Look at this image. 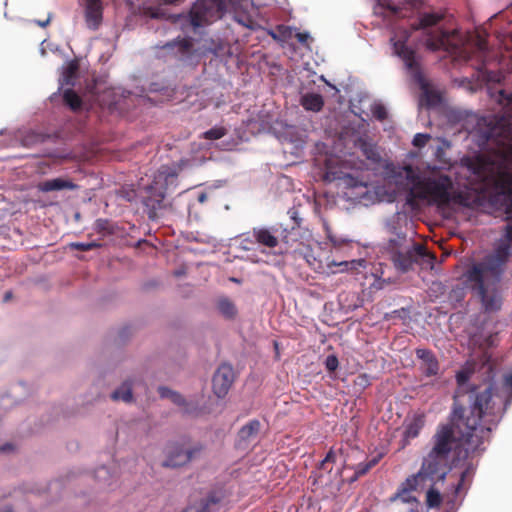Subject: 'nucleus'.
<instances>
[{"label":"nucleus","instance_id":"obj_31","mask_svg":"<svg viewBox=\"0 0 512 512\" xmlns=\"http://www.w3.org/2000/svg\"><path fill=\"white\" fill-rule=\"evenodd\" d=\"M442 503V497L440 492L431 487L426 494V504L430 508H436L439 507Z\"/></svg>","mask_w":512,"mask_h":512},{"label":"nucleus","instance_id":"obj_42","mask_svg":"<svg viewBox=\"0 0 512 512\" xmlns=\"http://www.w3.org/2000/svg\"><path fill=\"white\" fill-rule=\"evenodd\" d=\"M326 234H327V238L330 240V242L335 247H340L345 242L343 239H340V238H337L336 236H334L330 232V229L328 227H326Z\"/></svg>","mask_w":512,"mask_h":512},{"label":"nucleus","instance_id":"obj_47","mask_svg":"<svg viewBox=\"0 0 512 512\" xmlns=\"http://www.w3.org/2000/svg\"><path fill=\"white\" fill-rule=\"evenodd\" d=\"M207 199H208V194L205 193V192L199 193V195L197 197V200H198L199 203H204V202L207 201Z\"/></svg>","mask_w":512,"mask_h":512},{"label":"nucleus","instance_id":"obj_59","mask_svg":"<svg viewBox=\"0 0 512 512\" xmlns=\"http://www.w3.org/2000/svg\"><path fill=\"white\" fill-rule=\"evenodd\" d=\"M405 1H406V2H408V3H411V2H412V0H405Z\"/></svg>","mask_w":512,"mask_h":512},{"label":"nucleus","instance_id":"obj_17","mask_svg":"<svg viewBox=\"0 0 512 512\" xmlns=\"http://www.w3.org/2000/svg\"><path fill=\"white\" fill-rule=\"evenodd\" d=\"M425 425V415L423 413L414 414L413 417L408 420L405 424V430L403 433V444L402 447H405L409 444L411 439L416 438L422 428Z\"/></svg>","mask_w":512,"mask_h":512},{"label":"nucleus","instance_id":"obj_43","mask_svg":"<svg viewBox=\"0 0 512 512\" xmlns=\"http://www.w3.org/2000/svg\"><path fill=\"white\" fill-rule=\"evenodd\" d=\"M469 377H470V373L468 371H464V370L459 371L456 374V379L460 386L463 385L464 383H466L469 380Z\"/></svg>","mask_w":512,"mask_h":512},{"label":"nucleus","instance_id":"obj_18","mask_svg":"<svg viewBox=\"0 0 512 512\" xmlns=\"http://www.w3.org/2000/svg\"><path fill=\"white\" fill-rule=\"evenodd\" d=\"M394 53L399 56L410 71H416L419 68L415 59V51L406 45L405 41H395L393 43Z\"/></svg>","mask_w":512,"mask_h":512},{"label":"nucleus","instance_id":"obj_45","mask_svg":"<svg viewBox=\"0 0 512 512\" xmlns=\"http://www.w3.org/2000/svg\"><path fill=\"white\" fill-rule=\"evenodd\" d=\"M296 39L299 43L306 44L309 39V35L307 33H297Z\"/></svg>","mask_w":512,"mask_h":512},{"label":"nucleus","instance_id":"obj_41","mask_svg":"<svg viewBox=\"0 0 512 512\" xmlns=\"http://www.w3.org/2000/svg\"><path fill=\"white\" fill-rule=\"evenodd\" d=\"M380 5L383 8L389 10L394 15H397L400 12V10H401L400 7L392 4L389 0L383 1L382 3H380Z\"/></svg>","mask_w":512,"mask_h":512},{"label":"nucleus","instance_id":"obj_48","mask_svg":"<svg viewBox=\"0 0 512 512\" xmlns=\"http://www.w3.org/2000/svg\"><path fill=\"white\" fill-rule=\"evenodd\" d=\"M501 99L506 100L507 102L512 101V94L507 95L503 90L499 92Z\"/></svg>","mask_w":512,"mask_h":512},{"label":"nucleus","instance_id":"obj_7","mask_svg":"<svg viewBox=\"0 0 512 512\" xmlns=\"http://www.w3.org/2000/svg\"><path fill=\"white\" fill-rule=\"evenodd\" d=\"M225 5L222 0H197L189 16L194 28L202 27L222 17Z\"/></svg>","mask_w":512,"mask_h":512},{"label":"nucleus","instance_id":"obj_14","mask_svg":"<svg viewBox=\"0 0 512 512\" xmlns=\"http://www.w3.org/2000/svg\"><path fill=\"white\" fill-rule=\"evenodd\" d=\"M221 501L222 497L218 493L210 492L206 497L187 506L183 512H216Z\"/></svg>","mask_w":512,"mask_h":512},{"label":"nucleus","instance_id":"obj_30","mask_svg":"<svg viewBox=\"0 0 512 512\" xmlns=\"http://www.w3.org/2000/svg\"><path fill=\"white\" fill-rule=\"evenodd\" d=\"M78 68L79 66L76 61L69 62L63 71V83L72 84L73 79L76 77Z\"/></svg>","mask_w":512,"mask_h":512},{"label":"nucleus","instance_id":"obj_39","mask_svg":"<svg viewBox=\"0 0 512 512\" xmlns=\"http://www.w3.org/2000/svg\"><path fill=\"white\" fill-rule=\"evenodd\" d=\"M423 97L428 106L435 105L439 100L438 96L434 92L429 90L424 91Z\"/></svg>","mask_w":512,"mask_h":512},{"label":"nucleus","instance_id":"obj_22","mask_svg":"<svg viewBox=\"0 0 512 512\" xmlns=\"http://www.w3.org/2000/svg\"><path fill=\"white\" fill-rule=\"evenodd\" d=\"M260 430V422L258 420H251L244 425L238 432L239 446L250 442L254 439Z\"/></svg>","mask_w":512,"mask_h":512},{"label":"nucleus","instance_id":"obj_12","mask_svg":"<svg viewBox=\"0 0 512 512\" xmlns=\"http://www.w3.org/2000/svg\"><path fill=\"white\" fill-rule=\"evenodd\" d=\"M213 392L218 398L227 395L234 382V370L230 364L223 363L213 376Z\"/></svg>","mask_w":512,"mask_h":512},{"label":"nucleus","instance_id":"obj_1","mask_svg":"<svg viewBox=\"0 0 512 512\" xmlns=\"http://www.w3.org/2000/svg\"><path fill=\"white\" fill-rule=\"evenodd\" d=\"M469 407L455 399L451 424L438 427L433 436L431 452L449 458L453 445L458 441L467 455L484 451L482 445L489 437L492 426L502 417L504 408L496 406L491 385L480 390L476 387L467 392Z\"/></svg>","mask_w":512,"mask_h":512},{"label":"nucleus","instance_id":"obj_50","mask_svg":"<svg viewBox=\"0 0 512 512\" xmlns=\"http://www.w3.org/2000/svg\"><path fill=\"white\" fill-rule=\"evenodd\" d=\"M51 21V17L49 16L45 21H36V23L40 26V27H46L49 25Z\"/></svg>","mask_w":512,"mask_h":512},{"label":"nucleus","instance_id":"obj_20","mask_svg":"<svg viewBox=\"0 0 512 512\" xmlns=\"http://www.w3.org/2000/svg\"><path fill=\"white\" fill-rule=\"evenodd\" d=\"M193 46V40L191 38H178L167 42L163 48L171 50L177 48V54L180 58H189L193 53Z\"/></svg>","mask_w":512,"mask_h":512},{"label":"nucleus","instance_id":"obj_13","mask_svg":"<svg viewBox=\"0 0 512 512\" xmlns=\"http://www.w3.org/2000/svg\"><path fill=\"white\" fill-rule=\"evenodd\" d=\"M284 231H280L278 227H255L252 230V237L255 242L261 246L268 248H275L279 243V237L282 236V241L287 243V236L283 235Z\"/></svg>","mask_w":512,"mask_h":512},{"label":"nucleus","instance_id":"obj_34","mask_svg":"<svg viewBox=\"0 0 512 512\" xmlns=\"http://www.w3.org/2000/svg\"><path fill=\"white\" fill-rule=\"evenodd\" d=\"M396 500H401L404 503L410 504L411 508H418L419 505L417 498L412 496L410 493L404 494L403 496H398V490L393 496L390 497L391 502H394Z\"/></svg>","mask_w":512,"mask_h":512},{"label":"nucleus","instance_id":"obj_21","mask_svg":"<svg viewBox=\"0 0 512 512\" xmlns=\"http://www.w3.org/2000/svg\"><path fill=\"white\" fill-rule=\"evenodd\" d=\"M77 188V185L72 181L63 178H54L50 180H46L39 184V190L42 192H50V191H59V190H74Z\"/></svg>","mask_w":512,"mask_h":512},{"label":"nucleus","instance_id":"obj_27","mask_svg":"<svg viewBox=\"0 0 512 512\" xmlns=\"http://www.w3.org/2000/svg\"><path fill=\"white\" fill-rule=\"evenodd\" d=\"M63 101L72 111H78L82 107V99L73 89L64 91Z\"/></svg>","mask_w":512,"mask_h":512},{"label":"nucleus","instance_id":"obj_28","mask_svg":"<svg viewBox=\"0 0 512 512\" xmlns=\"http://www.w3.org/2000/svg\"><path fill=\"white\" fill-rule=\"evenodd\" d=\"M111 398L113 400H122L124 402H131L132 395V385L129 381H125L118 389H116L112 394Z\"/></svg>","mask_w":512,"mask_h":512},{"label":"nucleus","instance_id":"obj_46","mask_svg":"<svg viewBox=\"0 0 512 512\" xmlns=\"http://www.w3.org/2000/svg\"><path fill=\"white\" fill-rule=\"evenodd\" d=\"M504 385L512 390V372L510 374L505 375Z\"/></svg>","mask_w":512,"mask_h":512},{"label":"nucleus","instance_id":"obj_49","mask_svg":"<svg viewBox=\"0 0 512 512\" xmlns=\"http://www.w3.org/2000/svg\"><path fill=\"white\" fill-rule=\"evenodd\" d=\"M486 48H487V47H486V43H485V41H484V40H479V41H478V49H479V51H481V52H485V51H486Z\"/></svg>","mask_w":512,"mask_h":512},{"label":"nucleus","instance_id":"obj_26","mask_svg":"<svg viewBox=\"0 0 512 512\" xmlns=\"http://www.w3.org/2000/svg\"><path fill=\"white\" fill-rule=\"evenodd\" d=\"M420 482H425L422 480V476H418V473L409 476L398 488V496H403L404 494L411 493L415 491Z\"/></svg>","mask_w":512,"mask_h":512},{"label":"nucleus","instance_id":"obj_29","mask_svg":"<svg viewBox=\"0 0 512 512\" xmlns=\"http://www.w3.org/2000/svg\"><path fill=\"white\" fill-rule=\"evenodd\" d=\"M377 463H378V458L377 457H374L373 459H371V460H369L367 462L359 463L355 467V473H354V477L352 478V480L354 481V480L358 479L359 477L364 476Z\"/></svg>","mask_w":512,"mask_h":512},{"label":"nucleus","instance_id":"obj_35","mask_svg":"<svg viewBox=\"0 0 512 512\" xmlns=\"http://www.w3.org/2000/svg\"><path fill=\"white\" fill-rule=\"evenodd\" d=\"M472 475V470L470 469V467H467L460 475V479H459V482L457 483L456 487H455V493L456 494H459L461 493L463 487H464V484H465V481L467 478L471 477Z\"/></svg>","mask_w":512,"mask_h":512},{"label":"nucleus","instance_id":"obj_11","mask_svg":"<svg viewBox=\"0 0 512 512\" xmlns=\"http://www.w3.org/2000/svg\"><path fill=\"white\" fill-rule=\"evenodd\" d=\"M427 256L423 245L414 243L405 251H398L393 255V263L397 269L407 272L415 263Z\"/></svg>","mask_w":512,"mask_h":512},{"label":"nucleus","instance_id":"obj_36","mask_svg":"<svg viewBox=\"0 0 512 512\" xmlns=\"http://www.w3.org/2000/svg\"><path fill=\"white\" fill-rule=\"evenodd\" d=\"M430 139V135L417 133L413 138V145L418 148L424 147Z\"/></svg>","mask_w":512,"mask_h":512},{"label":"nucleus","instance_id":"obj_23","mask_svg":"<svg viewBox=\"0 0 512 512\" xmlns=\"http://www.w3.org/2000/svg\"><path fill=\"white\" fill-rule=\"evenodd\" d=\"M355 147L360 149L362 154L373 163H379L381 161V156L378 153L376 146L366 139L359 137L355 141Z\"/></svg>","mask_w":512,"mask_h":512},{"label":"nucleus","instance_id":"obj_54","mask_svg":"<svg viewBox=\"0 0 512 512\" xmlns=\"http://www.w3.org/2000/svg\"><path fill=\"white\" fill-rule=\"evenodd\" d=\"M408 512H419L418 508H410Z\"/></svg>","mask_w":512,"mask_h":512},{"label":"nucleus","instance_id":"obj_4","mask_svg":"<svg viewBox=\"0 0 512 512\" xmlns=\"http://www.w3.org/2000/svg\"><path fill=\"white\" fill-rule=\"evenodd\" d=\"M444 17V13L440 12L420 13L418 21L412 23L410 28L412 31H424L425 46L428 50L433 52L444 50L452 53L458 49V45L453 42V39L458 36L457 30L448 31L445 29H429L436 26L444 19Z\"/></svg>","mask_w":512,"mask_h":512},{"label":"nucleus","instance_id":"obj_5","mask_svg":"<svg viewBox=\"0 0 512 512\" xmlns=\"http://www.w3.org/2000/svg\"><path fill=\"white\" fill-rule=\"evenodd\" d=\"M452 187V179L446 174H441L435 178L417 179L408 193L407 203L413 206L415 200L418 199L426 200L437 206L448 205L451 201L450 190Z\"/></svg>","mask_w":512,"mask_h":512},{"label":"nucleus","instance_id":"obj_51","mask_svg":"<svg viewBox=\"0 0 512 512\" xmlns=\"http://www.w3.org/2000/svg\"><path fill=\"white\" fill-rule=\"evenodd\" d=\"M353 263H354V261H352V262L343 261V262L338 263V264H337V266H341V267H343V268L341 269V270L343 271V270L347 269V267L349 266V264H353ZM333 264H334V265H336V263H333Z\"/></svg>","mask_w":512,"mask_h":512},{"label":"nucleus","instance_id":"obj_38","mask_svg":"<svg viewBox=\"0 0 512 512\" xmlns=\"http://www.w3.org/2000/svg\"><path fill=\"white\" fill-rule=\"evenodd\" d=\"M372 113L373 116L380 121H383L387 118V110L383 105H376L373 108Z\"/></svg>","mask_w":512,"mask_h":512},{"label":"nucleus","instance_id":"obj_24","mask_svg":"<svg viewBox=\"0 0 512 512\" xmlns=\"http://www.w3.org/2000/svg\"><path fill=\"white\" fill-rule=\"evenodd\" d=\"M300 103L307 111L319 112L324 106V99L318 93H306L301 97Z\"/></svg>","mask_w":512,"mask_h":512},{"label":"nucleus","instance_id":"obj_40","mask_svg":"<svg viewBox=\"0 0 512 512\" xmlns=\"http://www.w3.org/2000/svg\"><path fill=\"white\" fill-rule=\"evenodd\" d=\"M336 459V454L333 450H330L326 457L321 461L320 468L324 469L330 463H334Z\"/></svg>","mask_w":512,"mask_h":512},{"label":"nucleus","instance_id":"obj_10","mask_svg":"<svg viewBox=\"0 0 512 512\" xmlns=\"http://www.w3.org/2000/svg\"><path fill=\"white\" fill-rule=\"evenodd\" d=\"M201 449V446L185 448L180 444H170L166 448V459L162 465L170 468L181 467L195 458Z\"/></svg>","mask_w":512,"mask_h":512},{"label":"nucleus","instance_id":"obj_25","mask_svg":"<svg viewBox=\"0 0 512 512\" xmlns=\"http://www.w3.org/2000/svg\"><path fill=\"white\" fill-rule=\"evenodd\" d=\"M216 306L219 313L226 319H234L238 313L236 305L228 297H220Z\"/></svg>","mask_w":512,"mask_h":512},{"label":"nucleus","instance_id":"obj_55","mask_svg":"<svg viewBox=\"0 0 512 512\" xmlns=\"http://www.w3.org/2000/svg\"><path fill=\"white\" fill-rule=\"evenodd\" d=\"M10 297H11V293L10 292L6 293L5 300L10 299Z\"/></svg>","mask_w":512,"mask_h":512},{"label":"nucleus","instance_id":"obj_52","mask_svg":"<svg viewBox=\"0 0 512 512\" xmlns=\"http://www.w3.org/2000/svg\"><path fill=\"white\" fill-rule=\"evenodd\" d=\"M10 448H11V445L7 444V445H4V446L0 447V451L4 452V451L9 450Z\"/></svg>","mask_w":512,"mask_h":512},{"label":"nucleus","instance_id":"obj_32","mask_svg":"<svg viewBox=\"0 0 512 512\" xmlns=\"http://www.w3.org/2000/svg\"><path fill=\"white\" fill-rule=\"evenodd\" d=\"M227 133V129L222 126H215L207 131H205L202 135V138L207 140H218L225 136Z\"/></svg>","mask_w":512,"mask_h":512},{"label":"nucleus","instance_id":"obj_8","mask_svg":"<svg viewBox=\"0 0 512 512\" xmlns=\"http://www.w3.org/2000/svg\"><path fill=\"white\" fill-rule=\"evenodd\" d=\"M512 254V224L506 225L502 230V236L498 241L494 252L487 256L482 263L489 266V269L496 274L504 272L506 263Z\"/></svg>","mask_w":512,"mask_h":512},{"label":"nucleus","instance_id":"obj_6","mask_svg":"<svg viewBox=\"0 0 512 512\" xmlns=\"http://www.w3.org/2000/svg\"><path fill=\"white\" fill-rule=\"evenodd\" d=\"M178 172L176 169L163 166L154 175L153 181L146 188L143 204L150 220L160 217L166 208L165 195L170 186H176Z\"/></svg>","mask_w":512,"mask_h":512},{"label":"nucleus","instance_id":"obj_44","mask_svg":"<svg viewBox=\"0 0 512 512\" xmlns=\"http://www.w3.org/2000/svg\"><path fill=\"white\" fill-rule=\"evenodd\" d=\"M487 80L488 81H494V82H500L501 75L499 73H495V72H488L487 73Z\"/></svg>","mask_w":512,"mask_h":512},{"label":"nucleus","instance_id":"obj_3","mask_svg":"<svg viewBox=\"0 0 512 512\" xmlns=\"http://www.w3.org/2000/svg\"><path fill=\"white\" fill-rule=\"evenodd\" d=\"M502 273L496 274L482 262L473 264L464 273L466 282L479 295L486 311H496L501 306V299L495 291V286L500 281Z\"/></svg>","mask_w":512,"mask_h":512},{"label":"nucleus","instance_id":"obj_53","mask_svg":"<svg viewBox=\"0 0 512 512\" xmlns=\"http://www.w3.org/2000/svg\"><path fill=\"white\" fill-rule=\"evenodd\" d=\"M362 382H366L367 381V376L366 375H361L358 377Z\"/></svg>","mask_w":512,"mask_h":512},{"label":"nucleus","instance_id":"obj_2","mask_svg":"<svg viewBox=\"0 0 512 512\" xmlns=\"http://www.w3.org/2000/svg\"><path fill=\"white\" fill-rule=\"evenodd\" d=\"M467 167L478 177L491 173L495 188L505 196V220L512 221V144L501 154L497 162L480 155L469 159Z\"/></svg>","mask_w":512,"mask_h":512},{"label":"nucleus","instance_id":"obj_33","mask_svg":"<svg viewBox=\"0 0 512 512\" xmlns=\"http://www.w3.org/2000/svg\"><path fill=\"white\" fill-rule=\"evenodd\" d=\"M69 247L72 250L90 251V250L101 247V244L96 241H92V242H88V243L72 242L69 244Z\"/></svg>","mask_w":512,"mask_h":512},{"label":"nucleus","instance_id":"obj_19","mask_svg":"<svg viewBox=\"0 0 512 512\" xmlns=\"http://www.w3.org/2000/svg\"><path fill=\"white\" fill-rule=\"evenodd\" d=\"M159 393L163 398H169L174 404L183 407V411L187 414H195L197 405L192 402H187L186 399L179 393L170 390L166 387H160Z\"/></svg>","mask_w":512,"mask_h":512},{"label":"nucleus","instance_id":"obj_9","mask_svg":"<svg viewBox=\"0 0 512 512\" xmlns=\"http://www.w3.org/2000/svg\"><path fill=\"white\" fill-rule=\"evenodd\" d=\"M448 459L445 456L430 451L422 462L418 476H422V480L432 483L444 481L450 471Z\"/></svg>","mask_w":512,"mask_h":512},{"label":"nucleus","instance_id":"obj_37","mask_svg":"<svg viewBox=\"0 0 512 512\" xmlns=\"http://www.w3.org/2000/svg\"><path fill=\"white\" fill-rule=\"evenodd\" d=\"M339 365L338 358L335 355L327 356L325 360V367L329 372H334Z\"/></svg>","mask_w":512,"mask_h":512},{"label":"nucleus","instance_id":"obj_58","mask_svg":"<svg viewBox=\"0 0 512 512\" xmlns=\"http://www.w3.org/2000/svg\"><path fill=\"white\" fill-rule=\"evenodd\" d=\"M233 282H238V280L236 278H232L231 279Z\"/></svg>","mask_w":512,"mask_h":512},{"label":"nucleus","instance_id":"obj_15","mask_svg":"<svg viewBox=\"0 0 512 512\" xmlns=\"http://www.w3.org/2000/svg\"><path fill=\"white\" fill-rule=\"evenodd\" d=\"M85 20L90 29H97L103 18V4L101 0H84Z\"/></svg>","mask_w":512,"mask_h":512},{"label":"nucleus","instance_id":"obj_16","mask_svg":"<svg viewBox=\"0 0 512 512\" xmlns=\"http://www.w3.org/2000/svg\"><path fill=\"white\" fill-rule=\"evenodd\" d=\"M416 356L422 361L420 369L424 375L431 377L438 374L439 362L431 350L417 349Z\"/></svg>","mask_w":512,"mask_h":512},{"label":"nucleus","instance_id":"obj_56","mask_svg":"<svg viewBox=\"0 0 512 512\" xmlns=\"http://www.w3.org/2000/svg\"><path fill=\"white\" fill-rule=\"evenodd\" d=\"M456 198L459 199L460 203H463L462 200H461V198H462L461 194H458Z\"/></svg>","mask_w":512,"mask_h":512},{"label":"nucleus","instance_id":"obj_57","mask_svg":"<svg viewBox=\"0 0 512 512\" xmlns=\"http://www.w3.org/2000/svg\"><path fill=\"white\" fill-rule=\"evenodd\" d=\"M1 512H13V511L10 508H7V509H5V510H3Z\"/></svg>","mask_w":512,"mask_h":512}]
</instances>
